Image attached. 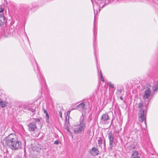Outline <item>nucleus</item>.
I'll list each match as a JSON object with an SVG mask.
<instances>
[{
  "label": "nucleus",
  "mask_w": 158,
  "mask_h": 158,
  "mask_svg": "<svg viewBox=\"0 0 158 158\" xmlns=\"http://www.w3.org/2000/svg\"><path fill=\"white\" fill-rule=\"evenodd\" d=\"M5 144L13 150L20 149L22 146V143L16 139L15 135L10 134L6 138Z\"/></svg>",
  "instance_id": "f257e3e1"
},
{
  "label": "nucleus",
  "mask_w": 158,
  "mask_h": 158,
  "mask_svg": "<svg viewBox=\"0 0 158 158\" xmlns=\"http://www.w3.org/2000/svg\"><path fill=\"white\" fill-rule=\"evenodd\" d=\"M85 115L82 114L80 117L79 125L74 128L73 131L75 134H81L84 131L85 128Z\"/></svg>",
  "instance_id": "f03ea898"
},
{
  "label": "nucleus",
  "mask_w": 158,
  "mask_h": 158,
  "mask_svg": "<svg viewBox=\"0 0 158 158\" xmlns=\"http://www.w3.org/2000/svg\"><path fill=\"white\" fill-rule=\"evenodd\" d=\"M143 105L141 102L139 104V107L140 109L139 110V112L138 114L139 116V121L140 122L144 121V123L146 125V118L147 111V106H145V109L143 108Z\"/></svg>",
  "instance_id": "7ed1b4c3"
},
{
  "label": "nucleus",
  "mask_w": 158,
  "mask_h": 158,
  "mask_svg": "<svg viewBox=\"0 0 158 158\" xmlns=\"http://www.w3.org/2000/svg\"><path fill=\"white\" fill-rule=\"evenodd\" d=\"M31 62L34 68V70L37 74V77L39 79L40 82L45 83L44 78L42 76L39 69L36 61L34 58L32 59V60H31Z\"/></svg>",
  "instance_id": "20e7f679"
},
{
  "label": "nucleus",
  "mask_w": 158,
  "mask_h": 158,
  "mask_svg": "<svg viewBox=\"0 0 158 158\" xmlns=\"http://www.w3.org/2000/svg\"><path fill=\"white\" fill-rule=\"evenodd\" d=\"M108 137L109 140V148L112 150L113 147L115 146V143L114 141V135L111 131L109 133Z\"/></svg>",
  "instance_id": "39448f33"
},
{
  "label": "nucleus",
  "mask_w": 158,
  "mask_h": 158,
  "mask_svg": "<svg viewBox=\"0 0 158 158\" xmlns=\"http://www.w3.org/2000/svg\"><path fill=\"white\" fill-rule=\"evenodd\" d=\"M110 118L108 114H103L101 117L100 123L103 124H107L109 123Z\"/></svg>",
  "instance_id": "423d86ee"
},
{
  "label": "nucleus",
  "mask_w": 158,
  "mask_h": 158,
  "mask_svg": "<svg viewBox=\"0 0 158 158\" xmlns=\"http://www.w3.org/2000/svg\"><path fill=\"white\" fill-rule=\"evenodd\" d=\"M27 127L28 129L30 131H34L37 128L36 123L34 122L31 123L27 125Z\"/></svg>",
  "instance_id": "0eeeda50"
},
{
  "label": "nucleus",
  "mask_w": 158,
  "mask_h": 158,
  "mask_svg": "<svg viewBox=\"0 0 158 158\" xmlns=\"http://www.w3.org/2000/svg\"><path fill=\"white\" fill-rule=\"evenodd\" d=\"M151 92L149 88H146L144 92V94L143 98L144 100L147 99L149 98L151 95Z\"/></svg>",
  "instance_id": "6e6552de"
},
{
  "label": "nucleus",
  "mask_w": 158,
  "mask_h": 158,
  "mask_svg": "<svg viewBox=\"0 0 158 158\" xmlns=\"http://www.w3.org/2000/svg\"><path fill=\"white\" fill-rule=\"evenodd\" d=\"M36 107L34 104H30L27 105V110L31 111L32 113V115L35 114Z\"/></svg>",
  "instance_id": "1a4fd4ad"
},
{
  "label": "nucleus",
  "mask_w": 158,
  "mask_h": 158,
  "mask_svg": "<svg viewBox=\"0 0 158 158\" xmlns=\"http://www.w3.org/2000/svg\"><path fill=\"white\" fill-rule=\"evenodd\" d=\"M90 153L92 155L96 156L99 154V151L97 148L93 147L90 150Z\"/></svg>",
  "instance_id": "9d476101"
},
{
  "label": "nucleus",
  "mask_w": 158,
  "mask_h": 158,
  "mask_svg": "<svg viewBox=\"0 0 158 158\" xmlns=\"http://www.w3.org/2000/svg\"><path fill=\"white\" fill-rule=\"evenodd\" d=\"M5 21V19L3 15L0 14V26L3 25Z\"/></svg>",
  "instance_id": "9b49d317"
},
{
  "label": "nucleus",
  "mask_w": 158,
  "mask_h": 158,
  "mask_svg": "<svg viewBox=\"0 0 158 158\" xmlns=\"http://www.w3.org/2000/svg\"><path fill=\"white\" fill-rule=\"evenodd\" d=\"M85 106V104L84 103L82 102L76 106V108L77 110H81L84 109Z\"/></svg>",
  "instance_id": "f8f14e48"
},
{
  "label": "nucleus",
  "mask_w": 158,
  "mask_h": 158,
  "mask_svg": "<svg viewBox=\"0 0 158 158\" xmlns=\"http://www.w3.org/2000/svg\"><path fill=\"white\" fill-rule=\"evenodd\" d=\"M8 104L7 102L5 101H3L0 98V106L2 107H6Z\"/></svg>",
  "instance_id": "ddd939ff"
},
{
  "label": "nucleus",
  "mask_w": 158,
  "mask_h": 158,
  "mask_svg": "<svg viewBox=\"0 0 158 158\" xmlns=\"http://www.w3.org/2000/svg\"><path fill=\"white\" fill-rule=\"evenodd\" d=\"M34 7V3L33 2L27 5L26 6L27 10H30Z\"/></svg>",
  "instance_id": "4468645a"
},
{
  "label": "nucleus",
  "mask_w": 158,
  "mask_h": 158,
  "mask_svg": "<svg viewBox=\"0 0 158 158\" xmlns=\"http://www.w3.org/2000/svg\"><path fill=\"white\" fill-rule=\"evenodd\" d=\"M41 148H40V147H37L36 146L34 147V146L33 145L32 146L31 149L33 151H36L37 152H39L41 150Z\"/></svg>",
  "instance_id": "2eb2a0df"
},
{
  "label": "nucleus",
  "mask_w": 158,
  "mask_h": 158,
  "mask_svg": "<svg viewBox=\"0 0 158 158\" xmlns=\"http://www.w3.org/2000/svg\"><path fill=\"white\" fill-rule=\"evenodd\" d=\"M104 0H95V2L97 4L98 6V7H99L100 6L101 3H104Z\"/></svg>",
  "instance_id": "dca6fc26"
},
{
  "label": "nucleus",
  "mask_w": 158,
  "mask_h": 158,
  "mask_svg": "<svg viewBox=\"0 0 158 158\" xmlns=\"http://www.w3.org/2000/svg\"><path fill=\"white\" fill-rule=\"evenodd\" d=\"M139 154L138 152L136 151H134L133 152L131 156V158H132L134 157H135L138 156Z\"/></svg>",
  "instance_id": "f3484780"
},
{
  "label": "nucleus",
  "mask_w": 158,
  "mask_h": 158,
  "mask_svg": "<svg viewBox=\"0 0 158 158\" xmlns=\"http://www.w3.org/2000/svg\"><path fill=\"white\" fill-rule=\"evenodd\" d=\"M152 89L154 92H155L158 90V83L152 87Z\"/></svg>",
  "instance_id": "a211bd4d"
},
{
  "label": "nucleus",
  "mask_w": 158,
  "mask_h": 158,
  "mask_svg": "<svg viewBox=\"0 0 158 158\" xmlns=\"http://www.w3.org/2000/svg\"><path fill=\"white\" fill-rule=\"evenodd\" d=\"M27 105H26L25 104H22L21 105V108L23 110H25L26 109H27Z\"/></svg>",
  "instance_id": "6ab92c4d"
},
{
  "label": "nucleus",
  "mask_w": 158,
  "mask_h": 158,
  "mask_svg": "<svg viewBox=\"0 0 158 158\" xmlns=\"http://www.w3.org/2000/svg\"><path fill=\"white\" fill-rule=\"evenodd\" d=\"M98 144L99 146H101L102 144V138H100L98 140Z\"/></svg>",
  "instance_id": "aec40b11"
},
{
  "label": "nucleus",
  "mask_w": 158,
  "mask_h": 158,
  "mask_svg": "<svg viewBox=\"0 0 158 158\" xmlns=\"http://www.w3.org/2000/svg\"><path fill=\"white\" fill-rule=\"evenodd\" d=\"M108 84L109 85V87L110 88H114V85L111 82H109L108 83Z\"/></svg>",
  "instance_id": "412c9836"
},
{
  "label": "nucleus",
  "mask_w": 158,
  "mask_h": 158,
  "mask_svg": "<svg viewBox=\"0 0 158 158\" xmlns=\"http://www.w3.org/2000/svg\"><path fill=\"white\" fill-rule=\"evenodd\" d=\"M100 75H101V81L104 82V79L103 77V75L102 74V71L101 70L100 71Z\"/></svg>",
  "instance_id": "4be33fe9"
},
{
  "label": "nucleus",
  "mask_w": 158,
  "mask_h": 158,
  "mask_svg": "<svg viewBox=\"0 0 158 158\" xmlns=\"http://www.w3.org/2000/svg\"><path fill=\"white\" fill-rule=\"evenodd\" d=\"M34 119L35 121L34 122L35 123H36L39 124L40 123V120L39 118H34Z\"/></svg>",
  "instance_id": "5701e85b"
},
{
  "label": "nucleus",
  "mask_w": 158,
  "mask_h": 158,
  "mask_svg": "<svg viewBox=\"0 0 158 158\" xmlns=\"http://www.w3.org/2000/svg\"><path fill=\"white\" fill-rule=\"evenodd\" d=\"M122 91V89H118L117 90L116 93L118 95H120Z\"/></svg>",
  "instance_id": "b1692460"
},
{
  "label": "nucleus",
  "mask_w": 158,
  "mask_h": 158,
  "mask_svg": "<svg viewBox=\"0 0 158 158\" xmlns=\"http://www.w3.org/2000/svg\"><path fill=\"white\" fill-rule=\"evenodd\" d=\"M66 121L67 123H68L69 125V116H68V117L67 118V116H66Z\"/></svg>",
  "instance_id": "393cba45"
},
{
  "label": "nucleus",
  "mask_w": 158,
  "mask_h": 158,
  "mask_svg": "<svg viewBox=\"0 0 158 158\" xmlns=\"http://www.w3.org/2000/svg\"><path fill=\"white\" fill-rule=\"evenodd\" d=\"M65 129L67 130V131L70 133H71V131H70L69 129V126L67 125L65 126Z\"/></svg>",
  "instance_id": "a878e982"
},
{
  "label": "nucleus",
  "mask_w": 158,
  "mask_h": 158,
  "mask_svg": "<svg viewBox=\"0 0 158 158\" xmlns=\"http://www.w3.org/2000/svg\"><path fill=\"white\" fill-rule=\"evenodd\" d=\"M45 119H46V122H47V123H49V117L48 116V117H45Z\"/></svg>",
  "instance_id": "bb28decb"
},
{
  "label": "nucleus",
  "mask_w": 158,
  "mask_h": 158,
  "mask_svg": "<svg viewBox=\"0 0 158 158\" xmlns=\"http://www.w3.org/2000/svg\"><path fill=\"white\" fill-rule=\"evenodd\" d=\"M59 143V141L58 140L55 141L54 142V144H58Z\"/></svg>",
  "instance_id": "cd10ccee"
},
{
  "label": "nucleus",
  "mask_w": 158,
  "mask_h": 158,
  "mask_svg": "<svg viewBox=\"0 0 158 158\" xmlns=\"http://www.w3.org/2000/svg\"><path fill=\"white\" fill-rule=\"evenodd\" d=\"M42 110H43L44 113H45L46 114V113H48V112L45 109L44 107H42Z\"/></svg>",
  "instance_id": "c85d7f7f"
},
{
  "label": "nucleus",
  "mask_w": 158,
  "mask_h": 158,
  "mask_svg": "<svg viewBox=\"0 0 158 158\" xmlns=\"http://www.w3.org/2000/svg\"><path fill=\"white\" fill-rule=\"evenodd\" d=\"M91 133V130L89 128L87 130V133L88 134H89Z\"/></svg>",
  "instance_id": "c756f323"
},
{
  "label": "nucleus",
  "mask_w": 158,
  "mask_h": 158,
  "mask_svg": "<svg viewBox=\"0 0 158 158\" xmlns=\"http://www.w3.org/2000/svg\"><path fill=\"white\" fill-rule=\"evenodd\" d=\"M4 8L2 7H0V13H1L4 10Z\"/></svg>",
  "instance_id": "7c9ffc66"
},
{
  "label": "nucleus",
  "mask_w": 158,
  "mask_h": 158,
  "mask_svg": "<svg viewBox=\"0 0 158 158\" xmlns=\"http://www.w3.org/2000/svg\"><path fill=\"white\" fill-rule=\"evenodd\" d=\"M59 114L60 115V117L61 118H62V114L61 112L60 111L59 112Z\"/></svg>",
  "instance_id": "2f4dec72"
},
{
  "label": "nucleus",
  "mask_w": 158,
  "mask_h": 158,
  "mask_svg": "<svg viewBox=\"0 0 158 158\" xmlns=\"http://www.w3.org/2000/svg\"><path fill=\"white\" fill-rule=\"evenodd\" d=\"M71 111L70 110H69L67 112V115H69L70 114V113Z\"/></svg>",
  "instance_id": "473e14b6"
},
{
  "label": "nucleus",
  "mask_w": 158,
  "mask_h": 158,
  "mask_svg": "<svg viewBox=\"0 0 158 158\" xmlns=\"http://www.w3.org/2000/svg\"><path fill=\"white\" fill-rule=\"evenodd\" d=\"M76 109H77V108H76V107L75 108H73L71 109V110H70V111H72V110H76Z\"/></svg>",
  "instance_id": "72a5a7b5"
},
{
  "label": "nucleus",
  "mask_w": 158,
  "mask_h": 158,
  "mask_svg": "<svg viewBox=\"0 0 158 158\" xmlns=\"http://www.w3.org/2000/svg\"><path fill=\"white\" fill-rule=\"evenodd\" d=\"M48 116H49L48 113H47L46 114V117H48Z\"/></svg>",
  "instance_id": "f704fd0d"
},
{
  "label": "nucleus",
  "mask_w": 158,
  "mask_h": 158,
  "mask_svg": "<svg viewBox=\"0 0 158 158\" xmlns=\"http://www.w3.org/2000/svg\"><path fill=\"white\" fill-rule=\"evenodd\" d=\"M120 98L122 100H123V97L122 96H121L120 97Z\"/></svg>",
  "instance_id": "c9c22d12"
},
{
  "label": "nucleus",
  "mask_w": 158,
  "mask_h": 158,
  "mask_svg": "<svg viewBox=\"0 0 158 158\" xmlns=\"http://www.w3.org/2000/svg\"><path fill=\"white\" fill-rule=\"evenodd\" d=\"M104 147H105V146H106L105 140H104Z\"/></svg>",
  "instance_id": "e433bc0d"
},
{
  "label": "nucleus",
  "mask_w": 158,
  "mask_h": 158,
  "mask_svg": "<svg viewBox=\"0 0 158 158\" xmlns=\"http://www.w3.org/2000/svg\"><path fill=\"white\" fill-rule=\"evenodd\" d=\"M94 14H95V9L94 8Z\"/></svg>",
  "instance_id": "4c0bfd02"
},
{
  "label": "nucleus",
  "mask_w": 158,
  "mask_h": 158,
  "mask_svg": "<svg viewBox=\"0 0 158 158\" xmlns=\"http://www.w3.org/2000/svg\"><path fill=\"white\" fill-rule=\"evenodd\" d=\"M109 2H108L109 3H110L111 2L110 0H109Z\"/></svg>",
  "instance_id": "58836bf2"
},
{
  "label": "nucleus",
  "mask_w": 158,
  "mask_h": 158,
  "mask_svg": "<svg viewBox=\"0 0 158 158\" xmlns=\"http://www.w3.org/2000/svg\"><path fill=\"white\" fill-rule=\"evenodd\" d=\"M100 8H99V12H100Z\"/></svg>",
  "instance_id": "ea45409f"
},
{
  "label": "nucleus",
  "mask_w": 158,
  "mask_h": 158,
  "mask_svg": "<svg viewBox=\"0 0 158 158\" xmlns=\"http://www.w3.org/2000/svg\"><path fill=\"white\" fill-rule=\"evenodd\" d=\"M96 62H97V58H96Z\"/></svg>",
  "instance_id": "a19ab883"
},
{
  "label": "nucleus",
  "mask_w": 158,
  "mask_h": 158,
  "mask_svg": "<svg viewBox=\"0 0 158 158\" xmlns=\"http://www.w3.org/2000/svg\"><path fill=\"white\" fill-rule=\"evenodd\" d=\"M22 158L20 157H16V158Z\"/></svg>",
  "instance_id": "79ce46f5"
},
{
  "label": "nucleus",
  "mask_w": 158,
  "mask_h": 158,
  "mask_svg": "<svg viewBox=\"0 0 158 158\" xmlns=\"http://www.w3.org/2000/svg\"><path fill=\"white\" fill-rule=\"evenodd\" d=\"M105 4H104V5L106 4L107 3L106 2V1L105 0Z\"/></svg>",
  "instance_id": "37998d69"
},
{
  "label": "nucleus",
  "mask_w": 158,
  "mask_h": 158,
  "mask_svg": "<svg viewBox=\"0 0 158 158\" xmlns=\"http://www.w3.org/2000/svg\"><path fill=\"white\" fill-rule=\"evenodd\" d=\"M135 130H136V131H138V130H137L136 129H135Z\"/></svg>",
  "instance_id": "c03bdc74"
},
{
  "label": "nucleus",
  "mask_w": 158,
  "mask_h": 158,
  "mask_svg": "<svg viewBox=\"0 0 158 158\" xmlns=\"http://www.w3.org/2000/svg\"><path fill=\"white\" fill-rule=\"evenodd\" d=\"M94 54H95V56H96V53H95V52H94Z\"/></svg>",
  "instance_id": "a18cd8bd"
},
{
  "label": "nucleus",
  "mask_w": 158,
  "mask_h": 158,
  "mask_svg": "<svg viewBox=\"0 0 158 158\" xmlns=\"http://www.w3.org/2000/svg\"><path fill=\"white\" fill-rule=\"evenodd\" d=\"M92 3L93 4V1H92Z\"/></svg>",
  "instance_id": "49530a36"
},
{
  "label": "nucleus",
  "mask_w": 158,
  "mask_h": 158,
  "mask_svg": "<svg viewBox=\"0 0 158 158\" xmlns=\"http://www.w3.org/2000/svg\"><path fill=\"white\" fill-rule=\"evenodd\" d=\"M96 12H97V13H98V11H97H97H96Z\"/></svg>",
  "instance_id": "de8ad7c7"
},
{
  "label": "nucleus",
  "mask_w": 158,
  "mask_h": 158,
  "mask_svg": "<svg viewBox=\"0 0 158 158\" xmlns=\"http://www.w3.org/2000/svg\"><path fill=\"white\" fill-rule=\"evenodd\" d=\"M104 5H103V6H102V7L104 6Z\"/></svg>",
  "instance_id": "09e8293b"
}]
</instances>
